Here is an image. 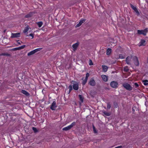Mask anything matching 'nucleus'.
Segmentation results:
<instances>
[{
	"instance_id": "9",
	"label": "nucleus",
	"mask_w": 148,
	"mask_h": 148,
	"mask_svg": "<svg viewBox=\"0 0 148 148\" xmlns=\"http://www.w3.org/2000/svg\"><path fill=\"white\" fill-rule=\"evenodd\" d=\"M133 60L136 66H139V63L137 57L136 56H134L133 58Z\"/></svg>"
},
{
	"instance_id": "2",
	"label": "nucleus",
	"mask_w": 148,
	"mask_h": 148,
	"mask_svg": "<svg viewBox=\"0 0 148 148\" xmlns=\"http://www.w3.org/2000/svg\"><path fill=\"white\" fill-rule=\"evenodd\" d=\"M71 83L73 84L72 86L74 90H77L79 88V83L74 81H72Z\"/></svg>"
},
{
	"instance_id": "16",
	"label": "nucleus",
	"mask_w": 148,
	"mask_h": 148,
	"mask_svg": "<svg viewBox=\"0 0 148 148\" xmlns=\"http://www.w3.org/2000/svg\"><path fill=\"white\" fill-rule=\"evenodd\" d=\"M102 67L103 71L106 72L107 71L108 67L107 66L102 65Z\"/></svg>"
},
{
	"instance_id": "27",
	"label": "nucleus",
	"mask_w": 148,
	"mask_h": 148,
	"mask_svg": "<svg viewBox=\"0 0 148 148\" xmlns=\"http://www.w3.org/2000/svg\"><path fill=\"white\" fill-rule=\"evenodd\" d=\"M86 21V19H81L79 23L82 25Z\"/></svg>"
},
{
	"instance_id": "31",
	"label": "nucleus",
	"mask_w": 148,
	"mask_h": 148,
	"mask_svg": "<svg viewBox=\"0 0 148 148\" xmlns=\"http://www.w3.org/2000/svg\"><path fill=\"white\" fill-rule=\"evenodd\" d=\"M93 129L94 132L95 133H97V131L95 127V126L93 125Z\"/></svg>"
},
{
	"instance_id": "6",
	"label": "nucleus",
	"mask_w": 148,
	"mask_h": 148,
	"mask_svg": "<svg viewBox=\"0 0 148 148\" xmlns=\"http://www.w3.org/2000/svg\"><path fill=\"white\" fill-rule=\"evenodd\" d=\"M56 107L57 106L56 101H53L51 106L50 108L52 110H55Z\"/></svg>"
},
{
	"instance_id": "8",
	"label": "nucleus",
	"mask_w": 148,
	"mask_h": 148,
	"mask_svg": "<svg viewBox=\"0 0 148 148\" xmlns=\"http://www.w3.org/2000/svg\"><path fill=\"white\" fill-rule=\"evenodd\" d=\"M20 36V34L19 33H12L11 37L12 38H18Z\"/></svg>"
},
{
	"instance_id": "23",
	"label": "nucleus",
	"mask_w": 148,
	"mask_h": 148,
	"mask_svg": "<svg viewBox=\"0 0 148 148\" xmlns=\"http://www.w3.org/2000/svg\"><path fill=\"white\" fill-rule=\"evenodd\" d=\"M79 98L82 103L83 101L84 98L82 95H79Z\"/></svg>"
},
{
	"instance_id": "14",
	"label": "nucleus",
	"mask_w": 148,
	"mask_h": 148,
	"mask_svg": "<svg viewBox=\"0 0 148 148\" xmlns=\"http://www.w3.org/2000/svg\"><path fill=\"white\" fill-rule=\"evenodd\" d=\"M145 41L144 40H141L140 42L139 43L140 45H139V46H145Z\"/></svg>"
},
{
	"instance_id": "20",
	"label": "nucleus",
	"mask_w": 148,
	"mask_h": 148,
	"mask_svg": "<svg viewBox=\"0 0 148 148\" xmlns=\"http://www.w3.org/2000/svg\"><path fill=\"white\" fill-rule=\"evenodd\" d=\"M29 28L28 26H27L25 27L24 30H23V32L26 33L29 30Z\"/></svg>"
},
{
	"instance_id": "11",
	"label": "nucleus",
	"mask_w": 148,
	"mask_h": 148,
	"mask_svg": "<svg viewBox=\"0 0 148 148\" xmlns=\"http://www.w3.org/2000/svg\"><path fill=\"white\" fill-rule=\"evenodd\" d=\"M79 44V43L78 42H77L73 45L72 47L73 48V50L74 51H75L77 49V48L78 47Z\"/></svg>"
},
{
	"instance_id": "33",
	"label": "nucleus",
	"mask_w": 148,
	"mask_h": 148,
	"mask_svg": "<svg viewBox=\"0 0 148 148\" xmlns=\"http://www.w3.org/2000/svg\"><path fill=\"white\" fill-rule=\"evenodd\" d=\"M42 49V48H38L36 49H34V50H35L36 52H36L40 51Z\"/></svg>"
},
{
	"instance_id": "24",
	"label": "nucleus",
	"mask_w": 148,
	"mask_h": 148,
	"mask_svg": "<svg viewBox=\"0 0 148 148\" xmlns=\"http://www.w3.org/2000/svg\"><path fill=\"white\" fill-rule=\"evenodd\" d=\"M39 27H41L43 24V23L42 22H40L37 23Z\"/></svg>"
},
{
	"instance_id": "34",
	"label": "nucleus",
	"mask_w": 148,
	"mask_h": 148,
	"mask_svg": "<svg viewBox=\"0 0 148 148\" xmlns=\"http://www.w3.org/2000/svg\"><path fill=\"white\" fill-rule=\"evenodd\" d=\"M89 64L90 66L92 65L93 64L92 60L90 59L89 60Z\"/></svg>"
},
{
	"instance_id": "38",
	"label": "nucleus",
	"mask_w": 148,
	"mask_h": 148,
	"mask_svg": "<svg viewBox=\"0 0 148 148\" xmlns=\"http://www.w3.org/2000/svg\"><path fill=\"white\" fill-rule=\"evenodd\" d=\"M81 25V24L79 23L78 24H77L76 25V27H79V26H80Z\"/></svg>"
},
{
	"instance_id": "41",
	"label": "nucleus",
	"mask_w": 148,
	"mask_h": 148,
	"mask_svg": "<svg viewBox=\"0 0 148 148\" xmlns=\"http://www.w3.org/2000/svg\"><path fill=\"white\" fill-rule=\"evenodd\" d=\"M17 43H18V44H20V45H21V43H20V41H19V40H18V41H17Z\"/></svg>"
},
{
	"instance_id": "17",
	"label": "nucleus",
	"mask_w": 148,
	"mask_h": 148,
	"mask_svg": "<svg viewBox=\"0 0 148 148\" xmlns=\"http://www.w3.org/2000/svg\"><path fill=\"white\" fill-rule=\"evenodd\" d=\"M87 79H88L86 78H84V77L82 78V80L83 81L82 84L83 85H85L86 83Z\"/></svg>"
},
{
	"instance_id": "32",
	"label": "nucleus",
	"mask_w": 148,
	"mask_h": 148,
	"mask_svg": "<svg viewBox=\"0 0 148 148\" xmlns=\"http://www.w3.org/2000/svg\"><path fill=\"white\" fill-rule=\"evenodd\" d=\"M32 129L34 131V132L35 133L37 132H38L37 130L35 127H32Z\"/></svg>"
},
{
	"instance_id": "37",
	"label": "nucleus",
	"mask_w": 148,
	"mask_h": 148,
	"mask_svg": "<svg viewBox=\"0 0 148 148\" xmlns=\"http://www.w3.org/2000/svg\"><path fill=\"white\" fill-rule=\"evenodd\" d=\"M29 36L32 37V39L34 38V34H29Z\"/></svg>"
},
{
	"instance_id": "21",
	"label": "nucleus",
	"mask_w": 148,
	"mask_h": 148,
	"mask_svg": "<svg viewBox=\"0 0 148 148\" xmlns=\"http://www.w3.org/2000/svg\"><path fill=\"white\" fill-rule=\"evenodd\" d=\"M134 87L136 89H138L139 86L138 84L137 83H135L134 85Z\"/></svg>"
},
{
	"instance_id": "39",
	"label": "nucleus",
	"mask_w": 148,
	"mask_h": 148,
	"mask_svg": "<svg viewBox=\"0 0 148 148\" xmlns=\"http://www.w3.org/2000/svg\"><path fill=\"white\" fill-rule=\"evenodd\" d=\"M124 71H127L128 70V68L127 67H125L124 68Z\"/></svg>"
},
{
	"instance_id": "1",
	"label": "nucleus",
	"mask_w": 148,
	"mask_h": 148,
	"mask_svg": "<svg viewBox=\"0 0 148 148\" xmlns=\"http://www.w3.org/2000/svg\"><path fill=\"white\" fill-rule=\"evenodd\" d=\"M148 32L147 28H146L144 30H137V33L139 34H143L145 36L147 34Z\"/></svg>"
},
{
	"instance_id": "29",
	"label": "nucleus",
	"mask_w": 148,
	"mask_h": 148,
	"mask_svg": "<svg viewBox=\"0 0 148 148\" xmlns=\"http://www.w3.org/2000/svg\"><path fill=\"white\" fill-rule=\"evenodd\" d=\"M103 113L105 115L107 116H110V114L109 113L105 111L103 112Z\"/></svg>"
},
{
	"instance_id": "10",
	"label": "nucleus",
	"mask_w": 148,
	"mask_h": 148,
	"mask_svg": "<svg viewBox=\"0 0 148 148\" xmlns=\"http://www.w3.org/2000/svg\"><path fill=\"white\" fill-rule=\"evenodd\" d=\"M89 84L91 86H94L95 85L96 82L94 79H91L90 80Z\"/></svg>"
},
{
	"instance_id": "13",
	"label": "nucleus",
	"mask_w": 148,
	"mask_h": 148,
	"mask_svg": "<svg viewBox=\"0 0 148 148\" xmlns=\"http://www.w3.org/2000/svg\"><path fill=\"white\" fill-rule=\"evenodd\" d=\"M101 77L104 81L106 82L107 81L108 79V76L105 75H101Z\"/></svg>"
},
{
	"instance_id": "28",
	"label": "nucleus",
	"mask_w": 148,
	"mask_h": 148,
	"mask_svg": "<svg viewBox=\"0 0 148 148\" xmlns=\"http://www.w3.org/2000/svg\"><path fill=\"white\" fill-rule=\"evenodd\" d=\"M32 13H29L26 15L25 16V17L26 18H29L31 17L32 16Z\"/></svg>"
},
{
	"instance_id": "12",
	"label": "nucleus",
	"mask_w": 148,
	"mask_h": 148,
	"mask_svg": "<svg viewBox=\"0 0 148 148\" xmlns=\"http://www.w3.org/2000/svg\"><path fill=\"white\" fill-rule=\"evenodd\" d=\"M132 58V57L128 56L126 59V62L128 64H130V61Z\"/></svg>"
},
{
	"instance_id": "44",
	"label": "nucleus",
	"mask_w": 148,
	"mask_h": 148,
	"mask_svg": "<svg viewBox=\"0 0 148 148\" xmlns=\"http://www.w3.org/2000/svg\"><path fill=\"white\" fill-rule=\"evenodd\" d=\"M147 63H148V58H147Z\"/></svg>"
},
{
	"instance_id": "26",
	"label": "nucleus",
	"mask_w": 148,
	"mask_h": 148,
	"mask_svg": "<svg viewBox=\"0 0 148 148\" xmlns=\"http://www.w3.org/2000/svg\"><path fill=\"white\" fill-rule=\"evenodd\" d=\"M72 86L70 85L69 86L68 88L69 89L68 93L69 94L72 89Z\"/></svg>"
},
{
	"instance_id": "5",
	"label": "nucleus",
	"mask_w": 148,
	"mask_h": 148,
	"mask_svg": "<svg viewBox=\"0 0 148 148\" xmlns=\"http://www.w3.org/2000/svg\"><path fill=\"white\" fill-rule=\"evenodd\" d=\"M130 5L132 8V9L134 11V12L136 13V15L137 16H139L140 15V14L138 10V9L136 7L134 6L132 4H130Z\"/></svg>"
},
{
	"instance_id": "25",
	"label": "nucleus",
	"mask_w": 148,
	"mask_h": 148,
	"mask_svg": "<svg viewBox=\"0 0 148 148\" xmlns=\"http://www.w3.org/2000/svg\"><path fill=\"white\" fill-rule=\"evenodd\" d=\"M111 107V104L110 103H107V108L108 109H109Z\"/></svg>"
},
{
	"instance_id": "40",
	"label": "nucleus",
	"mask_w": 148,
	"mask_h": 148,
	"mask_svg": "<svg viewBox=\"0 0 148 148\" xmlns=\"http://www.w3.org/2000/svg\"><path fill=\"white\" fill-rule=\"evenodd\" d=\"M122 147V146H119L115 147V148H121Z\"/></svg>"
},
{
	"instance_id": "15",
	"label": "nucleus",
	"mask_w": 148,
	"mask_h": 148,
	"mask_svg": "<svg viewBox=\"0 0 148 148\" xmlns=\"http://www.w3.org/2000/svg\"><path fill=\"white\" fill-rule=\"evenodd\" d=\"M21 92L26 96H29V94L27 91L24 90H22Z\"/></svg>"
},
{
	"instance_id": "18",
	"label": "nucleus",
	"mask_w": 148,
	"mask_h": 148,
	"mask_svg": "<svg viewBox=\"0 0 148 148\" xmlns=\"http://www.w3.org/2000/svg\"><path fill=\"white\" fill-rule=\"evenodd\" d=\"M36 52L34 50L31 51L30 52L28 53L27 54V55L28 56H31V55H33Z\"/></svg>"
},
{
	"instance_id": "35",
	"label": "nucleus",
	"mask_w": 148,
	"mask_h": 148,
	"mask_svg": "<svg viewBox=\"0 0 148 148\" xmlns=\"http://www.w3.org/2000/svg\"><path fill=\"white\" fill-rule=\"evenodd\" d=\"M89 74L88 73H87L86 74V77L85 78L88 79V77L89 76Z\"/></svg>"
},
{
	"instance_id": "3",
	"label": "nucleus",
	"mask_w": 148,
	"mask_h": 148,
	"mask_svg": "<svg viewBox=\"0 0 148 148\" xmlns=\"http://www.w3.org/2000/svg\"><path fill=\"white\" fill-rule=\"evenodd\" d=\"M75 122H73L71 125H70L64 127L62 129V130L64 131H67L70 129L71 128H72L74 125H75Z\"/></svg>"
},
{
	"instance_id": "43",
	"label": "nucleus",
	"mask_w": 148,
	"mask_h": 148,
	"mask_svg": "<svg viewBox=\"0 0 148 148\" xmlns=\"http://www.w3.org/2000/svg\"><path fill=\"white\" fill-rule=\"evenodd\" d=\"M132 109H133V110H134V108H132Z\"/></svg>"
},
{
	"instance_id": "7",
	"label": "nucleus",
	"mask_w": 148,
	"mask_h": 148,
	"mask_svg": "<svg viewBox=\"0 0 148 148\" xmlns=\"http://www.w3.org/2000/svg\"><path fill=\"white\" fill-rule=\"evenodd\" d=\"M118 83L114 81H113L111 82L110 85L113 88H116L118 86Z\"/></svg>"
},
{
	"instance_id": "4",
	"label": "nucleus",
	"mask_w": 148,
	"mask_h": 148,
	"mask_svg": "<svg viewBox=\"0 0 148 148\" xmlns=\"http://www.w3.org/2000/svg\"><path fill=\"white\" fill-rule=\"evenodd\" d=\"M123 87L127 90L130 91L132 90V87L127 83H125L123 84Z\"/></svg>"
},
{
	"instance_id": "19",
	"label": "nucleus",
	"mask_w": 148,
	"mask_h": 148,
	"mask_svg": "<svg viewBox=\"0 0 148 148\" xmlns=\"http://www.w3.org/2000/svg\"><path fill=\"white\" fill-rule=\"evenodd\" d=\"M112 51V49L110 48H108L107 50L106 54L107 55H110Z\"/></svg>"
},
{
	"instance_id": "36",
	"label": "nucleus",
	"mask_w": 148,
	"mask_h": 148,
	"mask_svg": "<svg viewBox=\"0 0 148 148\" xmlns=\"http://www.w3.org/2000/svg\"><path fill=\"white\" fill-rule=\"evenodd\" d=\"M25 45H22V46H21L19 48L20 49H23L24 48H25Z\"/></svg>"
},
{
	"instance_id": "42",
	"label": "nucleus",
	"mask_w": 148,
	"mask_h": 148,
	"mask_svg": "<svg viewBox=\"0 0 148 148\" xmlns=\"http://www.w3.org/2000/svg\"><path fill=\"white\" fill-rule=\"evenodd\" d=\"M6 54H5V53H2V54L1 55H3V56H5V55H6Z\"/></svg>"
},
{
	"instance_id": "30",
	"label": "nucleus",
	"mask_w": 148,
	"mask_h": 148,
	"mask_svg": "<svg viewBox=\"0 0 148 148\" xmlns=\"http://www.w3.org/2000/svg\"><path fill=\"white\" fill-rule=\"evenodd\" d=\"M119 58L121 59H123L124 58V57L123 54H120L119 55Z\"/></svg>"
},
{
	"instance_id": "22",
	"label": "nucleus",
	"mask_w": 148,
	"mask_h": 148,
	"mask_svg": "<svg viewBox=\"0 0 148 148\" xmlns=\"http://www.w3.org/2000/svg\"><path fill=\"white\" fill-rule=\"evenodd\" d=\"M148 81L147 80H145L143 81V83L145 86H147L148 85Z\"/></svg>"
}]
</instances>
